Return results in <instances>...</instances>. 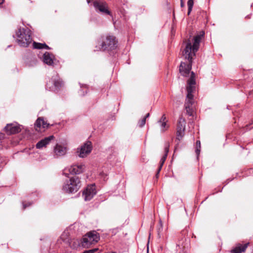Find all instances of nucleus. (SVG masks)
I'll return each mask as SVG.
<instances>
[{
  "instance_id": "obj_4",
  "label": "nucleus",
  "mask_w": 253,
  "mask_h": 253,
  "mask_svg": "<svg viewBox=\"0 0 253 253\" xmlns=\"http://www.w3.org/2000/svg\"><path fill=\"white\" fill-rule=\"evenodd\" d=\"M117 42L116 38L113 36H107L101 37L100 42H99L98 45V49L102 50H112L117 47Z\"/></svg>"
},
{
  "instance_id": "obj_25",
  "label": "nucleus",
  "mask_w": 253,
  "mask_h": 253,
  "mask_svg": "<svg viewBox=\"0 0 253 253\" xmlns=\"http://www.w3.org/2000/svg\"><path fill=\"white\" fill-rule=\"evenodd\" d=\"M162 231H163L162 221L161 219H160L159 225L157 228L158 236L159 238L161 237L160 233L162 232Z\"/></svg>"
},
{
  "instance_id": "obj_17",
  "label": "nucleus",
  "mask_w": 253,
  "mask_h": 253,
  "mask_svg": "<svg viewBox=\"0 0 253 253\" xmlns=\"http://www.w3.org/2000/svg\"><path fill=\"white\" fill-rule=\"evenodd\" d=\"M54 138L53 135H50L48 137H45L44 138L41 140L36 144V148L37 149H42L43 147H45L50 142L53 140Z\"/></svg>"
},
{
  "instance_id": "obj_9",
  "label": "nucleus",
  "mask_w": 253,
  "mask_h": 253,
  "mask_svg": "<svg viewBox=\"0 0 253 253\" xmlns=\"http://www.w3.org/2000/svg\"><path fill=\"white\" fill-rule=\"evenodd\" d=\"M96 194L94 184L88 185L83 192V196L85 201H90Z\"/></svg>"
},
{
  "instance_id": "obj_21",
  "label": "nucleus",
  "mask_w": 253,
  "mask_h": 253,
  "mask_svg": "<svg viewBox=\"0 0 253 253\" xmlns=\"http://www.w3.org/2000/svg\"><path fill=\"white\" fill-rule=\"evenodd\" d=\"M169 143L166 144L165 146V154L161 159V160L163 162H165V161L166 160V158L168 156V153L169 151Z\"/></svg>"
},
{
  "instance_id": "obj_2",
  "label": "nucleus",
  "mask_w": 253,
  "mask_h": 253,
  "mask_svg": "<svg viewBox=\"0 0 253 253\" xmlns=\"http://www.w3.org/2000/svg\"><path fill=\"white\" fill-rule=\"evenodd\" d=\"M195 74L193 72H191V76L187 81V86L186 87L187 93L185 103V108L187 114L189 116H193L194 111L193 107L194 100L193 93L195 90Z\"/></svg>"
},
{
  "instance_id": "obj_30",
  "label": "nucleus",
  "mask_w": 253,
  "mask_h": 253,
  "mask_svg": "<svg viewBox=\"0 0 253 253\" xmlns=\"http://www.w3.org/2000/svg\"><path fill=\"white\" fill-rule=\"evenodd\" d=\"M32 203L31 202H29L28 203V204H26L25 202H23L22 203V204H23V209L24 210L27 207L30 206V205H32Z\"/></svg>"
},
{
  "instance_id": "obj_32",
  "label": "nucleus",
  "mask_w": 253,
  "mask_h": 253,
  "mask_svg": "<svg viewBox=\"0 0 253 253\" xmlns=\"http://www.w3.org/2000/svg\"><path fill=\"white\" fill-rule=\"evenodd\" d=\"M4 138V134L3 133H0V140L3 139Z\"/></svg>"
},
{
  "instance_id": "obj_33",
  "label": "nucleus",
  "mask_w": 253,
  "mask_h": 253,
  "mask_svg": "<svg viewBox=\"0 0 253 253\" xmlns=\"http://www.w3.org/2000/svg\"><path fill=\"white\" fill-rule=\"evenodd\" d=\"M79 93L81 95H84V91H83V89L80 90V91H79Z\"/></svg>"
},
{
  "instance_id": "obj_5",
  "label": "nucleus",
  "mask_w": 253,
  "mask_h": 253,
  "mask_svg": "<svg viewBox=\"0 0 253 253\" xmlns=\"http://www.w3.org/2000/svg\"><path fill=\"white\" fill-rule=\"evenodd\" d=\"M81 186V182L80 178L77 176H73L64 182L62 189L66 192L73 193L77 192Z\"/></svg>"
},
{
  "instance_id": "obj_31",
  "label": "nucleus",
  "mask_w": 253,
  "mask_h": 253,
  "mask_svg": "<svg viewBox=\"0 0 253 253\" xmlns=\"http://www.w3.org/2000/svg\"><path fill=\"white\" fill-rule=\"evenodd\" d=\"M163 122H167L166 117L165 115H163L160 120L158 122V123H162Z\"/></svg>"
},
{
  "instance_id": "obj_34",
  "label": "nucleus",
  "mask_w": 253,
  "mask_h": 253,
  "mask_svg": "<svg viewBox=\"0 0 253 253\" xmlns=\"http://www.w3.org/2000/svg\"><path fill=\"white\" fill-rule=\"evenodd\" d=\"M180 5L181 7H183L184 5V3L183 2V0H180Z\"/></svg>"
},
{
  "instance_id": "obj_22",
  "label": "nucleus",
  "mask_w": 253,
  "mask_h": 253,
  "mask_svg": "<svg viewBox=\"0 0 253 253\" xmlns=\"http://www.w3.org/2000/svg\"><path fill=\"white\" fill-rule=\"evenodd\" d=\"M194 4V0H188L187 2L188 5V14L189 15L190 12L192 11L193 6Z\"/></svg>"
},
{
  "instance_id": "obj_26",
  "label": "nucleus",
  "mask_w": 253,
  "mask_h": 253,
  "mask_svg": "<svg viewBox=\"0 0 253 253\" xmlns=\"http://www.w3.org/2000/svg\"><path fill=\"white\" fill-rule=\"evenodd\" d=\"M68 232H64L61 236V239L63 240L64 242H68Z\"/></svg>"
},
{
  "instance_id": "obj_35",
  "label": "nucleus",
  "mask_w": 253,
  "mask_h": 253,
  "mask_svg": "<svg viewBox=\"0 0 253 253\" xmlns=\"http://www.w3.org/2000/svg\"><path fill=\"white\" fill-rule=\"evenodd\" d=\"M149 116H150V114L147 113L143 118H145V120H146V118H148Z\"/></svg>"
},
{
  "instance_id": "obj_3",
  "label": "nucleus",
  "mask_w": 253,
  "mask_h": 253,
  "mask_svg": "<svg viewBox=\"0 0 253 253\" xmlns=\"http://www.w3.org/2000/svg\"><path fill=\"white\" fill-rule=\"evenodd\" d=\"M17 42L20 46L27 47L32 42L31 32L28 28H20L16 32Z\"/></svg>"
},
{
  "instance_id": "obj_12",
  "label": "nucleus",
  "mask_w": 253,
  "mask_h": 253,
  "mask_svg": "<svg viewBox=\"0 0 253 253\" xmlns=\"http://www.w3.org/2000/svg\"><path fill=\"white\" fill-rule=\"evenodd\" d=\"M68 151L67 147L61 144H56L53 150V156L55 158L63 156L66 155Z\"/></svg>"
},
{
  "instance_id": "obj_27",
  "label": "nucleus",
  "mask_w": 253,
  "mask_h": 253,
  "mask_svg": "<svg viewBox=\"0 0 253 253\" xmlns=\"http://www.w3.org/2000/svg\"><path fill=\"white\" fill-rule=\"evenodd\" d=\"M146 123L145 118H143L141 120H140L138 123V126L140 127H142Z\"/></svg>"
},
{
  "instance_id": "obj_6",
  "label": "nucleus",
  "mask_w": 253,
  "mask_h": 253,
  "mask_svg": "<svg viewBox=\"0 0 253 253\" xmlns=\"http://www.w3.org/2000/svg\"><path fill=\"white\" fill-rule=\"evenodd\" d=\"M99 239V235L96 231H90L85 234L82 239V246L84 248H88L91 245L97 243Z\"/></svg>"
},
{
  "instance_id": "obj_20",
  "label": "nucleus",
  "mask_w": 253,
  "mask_h": 253,
  "mask_svg": "<svg viewBox=\"0 0 253 253\" xmlns=\"http://www.w3.org/2000/svg\"><path fill=\"white\" fill-rule=\"evenodd\" d=\"M81 244L82 245L81 241L76 240L75 241H71V243H70V246L73 249H76L78 247H79Z\"/></svg>"
},
{
  "instance_id": "obj_8",
  "label": "nucleus",
  "mask_w": 253,
  "mask_h": 253,
  "mask_svg": "<svg viewBox=\"0 0 253 253\" xmlns=\"http://www.w3.org/2000/svg\"><path fill=\"white\" fill-rule=\"evenodd\" d=\"M186 121L182 117H179L176 128V139L180 141L184 135Z\"/></svg>"
},
{
  "instance_id": "obj_14",
  "label": "nucleus",
  "mask_w": 253,
  "mask_h": 253,
  "mask_svg": "<svg viewBox=\"0 0 253 253\" xmlns=\"http://www.w3.org/2000/svg\"><path fill=\"white\" fill-rule=\"evenodd\" d=\"M49 124L45 122L42 118H39L35 123V128L37 131H44L48 127Z\"/></svg>"
},
{
  "instance_id": "obj_37",
  "label": "nucleus",
  "mask_w": 253,
  "mask_h": 253,
  "mask_svg": "<svg viewBox=\"0 0 253 253\" xmlns=\"http://www.w3.org/2000/svg\"><path fill=\"white\" fill-rule=\"evenodd\" d=\"M3 0H0V4H2V3H3Z\"/></svg>"
},
{
  "instance_id": "obj_24",
  "label": "nucleus",
  "mask_w": 253,
  "mask_h": 253,
  "mask_svg": "<svg viewBox=\"0 0 253 253\" xmlns=\"http://www.w3.org/2000/svg\"><path fill=\"white\" fill-rule=\"evenodd\" d=\"M158 123L159 124V125H160L161 130L163 132L165 131L169 127V126L167 125V122H163L162 123Z\"/></svg>"
},
{
  "instance_id": "obj_28",
  "label": "nucleus",
  "mask_w": 253,
  "mask_h": 253,
  "mask_svg": "<svg viewBox=\"0 0 253 253\" xmlns=\"http://www.w3.org/2000/svg\"><path fill=\"white\" fill-rule=\"evenodd\" d=\"M164 163H165V162H163L162 161L160 160V166H159V169H158V172H157V173L156 174V176H158V175L159 174V173L160 171V170H161V169H162Z\"/></svg>"
},
{
  "instance_id": "obj_19",
  "label": "nucleus",
  "mask_w": 253,
  "mask_h": 253,
  "mask_svg": "<svg viewBox=\"0 0 253 253\" xmlns=\"http://www.w3.org/2000/svg\"><path fill=\"white\" fill-rule=\"evenodd\" d=\"M33 48L35 49H50L45 43H41L34 42L33 43Z\"/></svg>"
},
{
  "instance_id": "obj_1",
  "label": "nucleus",
  "mask_w": 253,
  "mask_h": 253,
  "mask_svg": "<svg viewBox=\"0 0 253 253\" xmlns=\"http://www.w3.org/2000/svg\"><path fill=\"white\" fill-rule=\"evenodd\" d=\"M204 35V32L202 31L200 34L194 37L192 42L190 40L186 42L185 48L183 51V56L186 61L181 62L179 67V71L182 76L187 77L189 75L192 68L193 57L198 50L200 43Z\"/></svg>"
},
{
  "instance_id": "obj_23",
  "label": "nucleus",
  "mask_w": 253,
  "mask_h": 253,
  "mask_svg": "<svg viewBox=\"0 0 253 253\" xmlns=\"http://www.w3.org/2000/svg\"><path fill=\"white\" fill-rule=\"evenodd\" d=\"M200 150H201V142H200V141L197 140L196 141V150H195V152L197 156V158H198V156L200 154Z\"/></svg>"
},
{
  "instance_id": "obj_16",
  "label": "nucleus",
  "mask_w": 253,
  "mask_h": 253,
  "mask_svg": "<svg viewBox=\"0 0 253 253\" xmlns=\"http://www.w3.org/2000/svg\"><path fill=\"white\" fill-rule=\"evenodd\" d=\"M44 63L49 65L52 66L55 59L54 56L48 52H45L41 57Z\"/></svg>"
},
{
  "instance_id": "obj_38",
  "label": "nucleus",
  "mask_w": 253,
  "mask_h": 253,
  "mask_svg": "<svg viewBox=\"0 0 253 253\" xmlns=\"http://www.w3.org/2000/svg\"><path fill=\"white\" fill-rule=\"evenodd\" d=\"M92 0H86L87 2L88 3H89V2H90V1H91Z\"/></svg>"
},
{
  "instance_id": "obj_36",
  "label": "nucleus",
  "mask_w": 253,
  "mask_h": 253,
  "mask_svg": "<svg viewBox=\"0 0 253 253\" xmlns=\"http://www.w3.org/2000/svg\"><path fill=\"white\" fill-rule=\"evenodd\" d=\"M176 246H177V247H178L179 248H180V243H177V244H176Z\"/></svg>"
},
{
  "instance_id": "obj_11",
  "label": "nucleus",
  "mask_w": 253,
  "mask_h": 253,
  "mask_svg": "<svg viewBox=\"0 0 253 253\" xmlns=\"http://www.w3.org/2000/svg\"><path fill=\"white\" fill-rule=\"evenodd\" d=\"M85 167L83 164H76L71 165L68 169L69 172L72 174H80L84 171Z\"/></svg>"
},
{
  "instance_id": "obj_18",
  "label": "nucleus",
  "mask_w": 253,
  "mask_h": 253,
  "mask_svg": "<svg viewBox=\"0 0 253 253\" xmlns=\"http://www.w3.org/2000/svg\"><path fill=\"white\" fill-rule=\"evenodd\" d=\"M248 245V243L244 244V245H239L233 249L231 252L233 253H241L246 251Z\"/></svg>"
},
{
  "instance_id": "obj_7",
  "label": "nucleus",
  "mask_w": 253,
  "mask_h": 253,
  "mask_svg": "<svg viewBox=\"0 0 253 253\" xmlns=\"http://www.w3.org/2000/svg\"><path fill=\"white\" fill-rule=\"evenodd\" d=\"M63 83L61 79L57 75L53 77L46 84V88L52 91H57L62 86Z\"/></svg>"
},
{
  "instance_id": "obj_29",
  "label": "nucleus",
  "mask_w": 253,
  "mask_h": 253,
  "mask_svg": "<svg viewBox=\"0 0 253 253\" xmlns=\"http://www.w3.org/2000/svg\"><path fill=\"white\" fill-rule=\"evenodd\" d=\"M97 250L98 249L96 248L92 250L85 251L83 253H94L95 251H97Z\"/></svg>"
},
{
  "instance_id": "obj_13",
  "label": "nucleus",
  "mask_w": 253,
  "mask_h": 253,
  "mask_svg": "<svg viewBox=\"0 0 253 253\" xmlns=\"http://www.w3.org/2000/svg\"><path fill=\"white\" fill-rule=\"evenodd\" d=\"M93 5L96 10L106 14L110 15V12L108 9L107 4L105 2L97 0L93 2Z\"/></svg>"
},
{
  "instance_id": "obj_15",
  "label": "nucleus",
  "mask_w": 253,
  "mask_h": 253,
  "mask_svg": "<svg viewBox=\"0 0 253 253\" xmlns=\"http://www.w3.org/2000/svg\"><path fill=\"white\" fill-rule=\"evenodd\" d=\"M5 131L8 134L18 133L21 131V128L17 124H9L4 127Z\"/></svg>"
},
{
  "instance_id": "obj_10",
  "label": "nucleus",
  "mask_w": 253,
  "mask_h": 253,
  "mask_svg": "<svg viewBox=\"0 0 253 253\" xmlns=\"http://www.w3.org/2000/svg\"><path fill=\"white\" fill-rule=\"evenodd\" d=\"M91 143L87 141L84 143L80 148L78 149L77 152L79 153V156L81 158H84L88 155L92 150Z\"/></svg>"
}]
</instances>
